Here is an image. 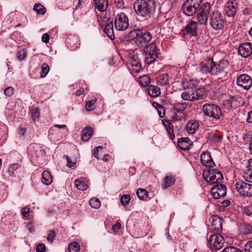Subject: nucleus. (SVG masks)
Returning <instances> with one entry per match:
<instances>
[{
  "mask_svg": "<svg viewBox=\"0 0 252 252\" xmlns=\"http://www.w3.org/2000/svg\"><path fill=\"white\" fill-rule=\"evenodd\" d=\"M237 84L245 90H249L252 86V77L247 74H241L237 77Z\"/></svg>",
  "mask_w": 252,
  "mask_h": 252,
  "instance_id": "12",
  "label": "nucleus"
},
{
  "mask_svg": "<svg viewBox=\"0 0 252 252\" xmlns=\"http://www.w3.org/2000/svg\"><path fill=\"white\" fill-rule=\"evenodd\" d=\"M222 252H242V251L238 248L230 246L224 248Z\"/></svg>",
  "mask_w": 252,
  "mask_h": 252,
  "instance_id": "48",
  "label": "nucleus"
},
{
  "mask_svg": "<svg viewBox=\"0 0 252 252\" xmlns=\"http://www.w3.org/2000/svg\"><path fill=\"white\" fill-rule=\"evenodd\" d=\"M27 55V52L25 50H21L17 52V58L20 61H21L25 60Z\"/></svg>",
  "mask_w": 252,
  "mask_h": 252,
  "instance_id": "46",
  "label": "nucleus"
},
{
  "mask_svg": "<svg viewBox=\"0 0 252 252\" xmlns=\"http://www.w3.org/2000/svg\"><path fill=\"white\" fill-rule=\"evenodd\" d=\"M228 62L226 60H221L216 64L213 58L204 60L199 65L198 72L202 75L207 76L208 74L218 75V83H220L225 78L228 74Z\"/></svg>",
  "mask_w": 252,
  "mask_h": 252,
  "instance_id": "1",
  "label": "nucleus"
},
{
  "mask_svg": "<svg viewBox=\"0 0 252 252\" xmlns=\"http://www.w3.org/2000/svg\"><path fill=\"white\" fill-rule=\"evenodd\" d=\"M94 9L100 12L105 11L108 7L107 0H94Z\"/></svg>",
  "mask_w": 252,
  "mask_h": 252,
  "instance_id": "21",
  "label": "nucleus"
},
{
  "mask_svg": "<svg viewBox=\"0 0 252 252\" xmlns=\"http://www.w3.org/2000/svg\"><path fill=\"white\" fill-rule=\"evenodd\" d=\"M130 199V197L129 194H124L121 198V202L122 204L124 206L127 205Z\"/></svg>",
  "mask_w": 252,
  "mask_h": 252,
  "instance_id": "47",
  "label": "nucleus"
},
{
  "mask_svg": "<svg viewBox=\"0 0 252 252\" xmlns=\"http://www.w3.org/2000/svg\"><path fill=\"white\" fill-rule=\"evenodd\" d=\"M199 126L198 123L195 121H190L186 125V129L188 133L193 134L196 132Z\"/></svg>",
  "mask_w": 252,
  "mask_h": 252,
  "instance_id": "30",
  "label": "nucleus"
},
{
  "mask_svg": "<svg viewBox=\"0 0 252 252\" xmlns=\"http://www.w3.org/2000/svg\"><path fill=\"white\" fill-rule=\"evenodd\" d=\"M203 94L201 89L197 90H184L181 94L183 99L186 101H195L203 98Z\"/></svg>",
  "mask_w": 252,
  "mask_h": 252,
  "instance_id": "9",
  "label": "nucleus"
},
{
  "mask_svg": "<svg viewBox=\"0 0 252 252\" xmlns=\"http://www.w3.org/2000/svg\"><path fill=\"white\" fill-rule=\"evenodd\" d=\"M200 6V3L198 0H187L182 5L183 12L188 16L194 15Z\"/></svg>",
  "mask_w": 252,
  "mask_h": 252,
  "instance_id": "8",
  "label": "nucleus"
},
{
  "mask_svg": "<svg viewBox=\"0 0 252 252\" xmlns=\"http://www.w3.org/2000/svg\"><path fill=\"white\" fill-rule=\"evenodd\" d=\"M245 252H252V241L247 242L244 246Z\"/></svg>",
  "mask_w": 252,
  "mask_h": 252,
  "instance_id": "58",
  "label": "nucleus"
},
{
  "mask_svg": "<svg viewBox=\"0 0 252 252\" xmlns=\"http://www.w3.org/2000/svg\"><path fill=\"white\" fill-rule=\"evenodd\" d=\"M186 107L185 104L179 103L175 104L174 109L176 111L180 112L184 110L186 108Z\"/></svg>",
  "mask_w": 252,
  "mask_h": 252,
  "instance_id": "52",
  "label": "nucleus"
},
{
  "mask_svg": "<svg viewBox=\"0 0 252 252\" xmlns=\"http://www.w3.org/2000/svg\"><path fill=\"white\" fill-rule=\"evenodd\" d=\"M224 239L220 234L211 235L208 240L207 246L212 252H216L223 246Z\"/></svg>",
  "mask_w": 252,
  "mask_h": 252,
  "instance_id": "6",
  "label": "nucleus"
},
{
  "mask_svg": "<svg viewBox=\"0 0 252 252\" xmlns=\"http://www.w3.org/2000/svg\"><path fill=\"white\" fill-rule=\"evenodd\" d=\"M166 129L171 139L173 140L175 138V135L173 132V126L171 122H166Z\"/></svg>",
  "mask_w": 252,
  "mask_h": 252,
  "instance_id": "40",
  "label": "nucleus"
},
{
  "mask_svg": "<svg viewBox=\"0 0 252 252\" xmlns=\"http://www.w3.org/2000/svg\"><path fill=\"white\" fill-rule=\"evenodd\" d=\"M177 144L180 149L185 151L189 149L192 143L189 138L183 137L178 140Z\"/></svg>",
  "mask_w": 252,
  "mask_h": 252,
  "instance_id": "20",
  "label": "nucleus"
},
{
  "mask_svg": "<svg viewBox=\"0 0 252 252\" xmlns=\"http://www.w3.org/2000/svg\"><path fill=\"white\" fill-rule=\"evenodd\" d=\"M238 5L235 0H229L225 5V14L227 16L230 23L234 21V17L237 10Z\"/></svg>",
  "mask_w": 252,
  "mask_h": 252,
  "instance_id": "10",
  "label": "nucleus"
},
{
  "mask_svg": "<svg viewBox=\"0 0 252 252\" xmlns=\"http://www.w3.org/2000/svg\"><path fill=\"white\" fill-rule=\"evenodd\" d=\"M66 158L67 162V166L72 169L75 168L76 167V160H71V158L67 156L66 157Z\"/></svg>",
  "mask_w": 252,
  "mask_h": 252,
  "instance_id": "49",
  "label": "nucleus"
},
{
  "mask_svg": "<svg viewBox=\"0 0 252 252\" xmlns=\"http://www.w3.org/2000/svg\"><path fill=\"white\" fill-rule=\"evenodd\" d=\"M244 213L247 216L252 215V204L247 206L244 208Z\"/></svg>",
  "mask_w": 252,
  "mask_h": 252,
  "instance_id": "56",
  "label": "nucleus"
},
{
  "mask_svg": "<svg viewBox=\"0 0 252 252\" xmlns=\"http://www.w3.org/2000/svg\"><path fill=\"white\" fill-rule=\"evenodd\" d=\"M245 140L250 142V145L252 144V132H248L244 137Z\"/></svg>",
  "mask_w": 252,
  "mask_h": 252,
  "instance_id": "60",
  "label": "nucleus"
},
{
  "mask_svg": "<svg viewBox=\"0 0 252 252\" xmlns=\"http://www.w3.org/2000/svg\"><path fill=\"white\" fill-rule=\"evenodd\" d=\"M211 193L215 199L223 197L226 194V187L224 185L218 184L212 188Z\"/></svg>",
  "mask_w": 252,
  "mask_h": 252,
  "instance_id": "14",
  "label": "nucleus"
},
{
  "mask_svg": "<svg viewBox=\"0 0 252 252\" xmlns=\"http://www.w3.org/2000/svg\"><path fill=\"white\" fill-rule=\"evenodd\" d=\"M90 206L94 209H98L100 206V201L97 198H92L89 201Z\"/></svg>",
  "mask_w": 252,
  "mask_h": 252,
  "instance_id": "43",
  "label": "nucleus"
},
{
  "mask_svg": "<svg viewBox=\"0 0 252 252\" xmlns=\"http://www.w3.org/2000/svg\"><path fill=\"white\" fill-rule=\"evenodd\" d=\"M4 94L7 96H10L14 94V89L12 87H8L4 91Z\"/></svg>",
  "mask_w": 252,
  "mask_h": 252,
  "instance_id": "59",
  "label": "nucleus"
},
{
  "mask_svg": "<svg viewBox=\"0 0 252 252\" xmlns=\"http://www.w3.org/2000/svg\"><path fill=\"white\" fill-rule=\"evenodd\" d=\"M234 102H236V99L234 98H231L223 101V105L226 109L230 110L233 108Z\"/></svg>",
  "mask_w": 252,
  "mask_h": 252,
  "instance_id": "41",
  "label": "nucleus"
},
{
  "mask_svg": "<svg viewBox=\"0 0 252 252\" xmlns=\"http://www.w3.org/2000/svg\"><path fill=\"white\" fill-rule=\"evenodd\" d=\"M157 4L154 0H136L133 8L136 15L146 20H152L155 16Z\"/></svg>",
  "mask_w": 252,
  "mask_h": 252,
  "instance_id": "2",
  "label": "nucleus"
},
{
  "mask_svg": "<svg viewBox=\"0 0 252 252\" xmlns=\"http://www.w3.org/2000/svg\"><path fill=\"white\" fill-rule=\"evenodd\" d=\"M245 178L247 181L252 183V169H250L249 172L247 173Z\"/></svg>",
  "mask_w": 252,
  "mask_h": 252,
  "instance_id": "64",
  "label": "nucleus"
},
{
  "mask_svg": "<svg viewBox=\"0 0 252 252\" xmlns=\"http://www.w3.org/2000/svg\"><path fill=\"white\" fill-rule=\"evenodd\" d=\"M247 186L248 187L244 192L243 196H252V184L248 183Z\"/></svg>",
  "mask_w": 252,
  "mask_h": 252,
  "instance_id": "50",
  "label": "nucleus"
},
{
  "mask_svg": "<svg viewBox=\"0 0 252 252\" xmlns=\"http://www.w3.org/2000/svg\"><path fill=\"white\" fill-rule=\"evenodd\" d=\"M69 252H79L80 246L78 243L73 242L68 247Z\"/></svg>",
  "mask_w": 252,
  "mask_h": 252,
  "instance_id": "39",
  "label": "nucleus"
},
{
  "mask_svg": "<svg viewBox=\"0 0 252 252\" xmlns=\"http://www.w3.org/2000/svg\"><path fill=\"white\" fill-rule=\"evenodd\" d=\"M49 232L47 239L50 243H52L55 237V233L53 230H49Z\"/></svg>",
  "mask_w": 252,
  "mask_h": 252,
  "instance_id": "55",
  "label": "nucleus"
},
{
  "mask_svg": "<svg viewBox=\"0 0 252 252\" xmlns=\"http://www.w3.org/2000/svg\"><path fill=\"white\" fill-rule=\"evenodd\" d=\"M152 34L149 32L143 33L140 36L138 39H136V44L137 46H141L143 44L147 43L150 42L152 39Z\"/></svg>",
  "mask_w": 252,
  "mask_h": 252,
  "instance_id": "17",
  "label": "nucleus"
},
{
  "mask_svg": "<svg viewBox=\"0 0 252 252\" xmlns=\"http://www.w3.org/2000/svg\"><path fill=\"white\" fill-rule=\"evenodd\" d=\"M93 130L91 127L86 126L82 131V140L83 141H87L92 136Z\"/></svg>",
  "mask_w": 252,
  "mask_h": 252,
  "instance_id": "25",
  "label": "nucleus"
},
{
  "mask_svg": "<svg viewBox=\"0 0 252 252\" xmlns=\"http://www.w3.org/2000/svg\"><path fill=\"white\" fill-rule=\"evenodd\" d=\"M239 54L243 58H248L252 54V44L250 42L241 43L238 48Z\"/></svg>",
  "mask_w": 252,
  "mask_h": 252,
  "instance_id": "13",
  "label": "nucleus"
},
{
  "mask_svg": "<svg viewBox=\"0 0 252 252\" xmlns=\"http://www.w3.org/2000/svg\"><path fill=\"white\" fill-rule=\"evenodd\" d=\"M196 17L198 22L201 25L206 24L208 19H209V16L208 15L202 14L199 12L197 14Z\"/></svg>",
  "mask_w": 252,
  "mask_h": 252,
  "instance_id": "37",
  "label": "nucleus"
},
{
  "mask_svg": "<svg viewBox=\"0 0 252 252\" xmlns=\"http://www.w3.org/2000/svg\"><path fill=\"white\" fill-rule=\"evenodd\" d=\"M209 22L211 28L216 31L222 30L226 23L223 14L218 10H215L210 13Z\"/></svg>",
  "mask_w": 252,
  "mask_h": 252,
  "instance_id": "3",
  "label": "nucleus"
},
{
  "mask_svg": "<svg viewBox=\"0 0 252 252\" xmlns=\"http://www.w3.org/2000/svg\"><path fill=\"white\" fill-rule=\"evenodd\" d=\"M222 138V136L220 134H215L212 137V140L214 142H220Z\"/></svg>",
  "mask_w": 252,
  "mask_h": 252,
  "instance_id": "62",
  "label": "nucleus"
},
{
  "mask_svg": "<svg viewBox=\"0 0 252 252\" xmlns=\"http://www.w3.org/2000/svg\"><path fill=\"white\" fill-rule=\"evenodd\" d=\"M171 77L167 73L160 75L157 78V83L160 85L165 86L169 84V81Z\"/></svg>",
  "mask_w": 252,
  "mask_h": 252,
  "instance_id": "23",
  "label": "nucleus"
},
{
  "mask_svg": "<svg viewBox=\"0 0 252 252\" xmlns=\"http://www.w3.org/2000/svg\"><path fill=\"white\" fill-rule=\"evenodd\" d=\"M41 71L40 73V77L41 78L45 77L50 70V67L48 64L46 63H43L41 65Z\"/></svg>",
  "mask_w": 252,
  "mask_h": 252,
  "instance_id": "42",
  "label": "nucleus"
},
{
  "mask_svg": "<svg viewBox=\"0 0 252 252\" xmlns=\"http://www.w3.org/2000/svg\"><path fill=\"white\" fill-rule=\"evenodd\" d=\"M33 10L37 13L38 15H44L46 12V9L45 7L41 4H35Z\"/></svg>",
  "mask_w": 252,
  "mask_h": 252,
  "instance_id": "35",
  "label": "nucleus"
},
{
  "mask_svg": "<svg viewBox=\"0 0 252 252\" xmlns=\"http://www.w3.org/2000/svg\"><path fill=\"white\" fill-rule=\"evenodd\" d=\"M141 34H142V30L140 29L134 30L129 32L126 38L129 40H134L136 44V39H138Z\"/></svg>",
  "mask_w": 252,
  "mask_h": 252,
  "instance_id": "24",
  "label": "nucleus"
},
{
  "mask_svg": "<svg viewBox=\"0 0 252 252\" xmlns=\"http://www.w3.org/2000/svg\"><path fill=\"white\" fill-rule=\"evenodd\" d=\"M136 58L133 57L131 61V66L133 71L136 73L139 72L141 69V65L140 62L137 60Z\"/></svg>",
  "mask_w": 252,
  "mask_h": 252,
  "instance_id": "31",
  "label": "nucleus"
},
{
  "mask_svg": "<svg viewBox=\"0 0 252 252\" xmlns=\"http://www.w3.org/2000/svg\"><path fill=\"white\" fill-rule=\"evenodd\" d=\"M139 83L141 86L147 87L150 83V78L147 75L140 76L139 78Z\"/></svg>",
  "mask_w": 252,
  "mask_h": 252,
  "instance_id": "38",
  "label": "nucleus"
},
{
  "mask_svg": "<svg viewBox=\"0 0 252 252\" xmlns=\"http://www.w3.org/2000/svg\"><path fill=\"white\" fill-rule=\"evenodd\" d=\"M158 105V114L160 118H163L164 116V107L161 105L158 104V103H156Z\"/></svg>",
  "mask_w": 252,
  "mask_h": 252,
  "instance_id": "53",
  "label": "nucleus"
},
{
  "mask_svg": "<svg viewBox=\"0 0 252 252\" xmlns=\"http://www.w3.org/2000/svg\"><path fill=\"white\" fill-rule=\"evenodd\" d=\"M247 184L248 183L240 180L236 182L235 184V189L239 192L240 195H243L244 192L245 191L246 189H247V187H248Z\"/></svg>",
  "mask_w": 252,
  "mask_h": 252,
  "instance_id": "26",
  "label": "nucleus"
},
{
  "mask_svg": "<svg viewBox=\"0 0 252 252\" xmlns=\"http://www.w3.org/2000/svg\"><path fill=\"white\" fill-rule=\"evenodd\" d=\"M175 182V178L170 175L167 176L163 179V184L161 185L162 188L163 189H166L170 186H172Z\"/></svg>",
  "mask_w": 252,
  "mask_h": 252,
  "instance_id": "28",
  "label": "nucleus"
},
{
  "mask_svg": "<svg viewBox=\"0 0 252 252\" xmlns=\"http://www.w3.org/2000/svg\"><path fill=\"white\" fill-rule=\"evenodd\" d=\"M198 82L196 80H185L182 82L184 90H197Z\"/></svg>",
  "mask_w": 252,
  "mask_h": 252,
  "instance_id": "18",
  "label": "nucleus"
},
{
  "mask_svg": "<svg viewBox=\"0 0 252 252\" xmlns=\"http://www.w3.org/2000/svg\"><path fill=\"white\" fill-rule=\"evenodd\" d=\"M201 162L203 165L206 166L213 167L215 164L212 158L210 152L207 151L203 152L201 155Z\"/></svg>",
  "mask_w": 252,
  "mask_h": 252,
  "instance_id": "16",
  "label": "nucleus"
},
{
  "mask_svg": "<svg viewBox=\"0 0 252 252\" xmlns=\"http://www.w3.org/2000/svg\"><path fill=\"white\" fill-rule=\"evenodd\" d=\"M148 93L152 97H156L160 94V89L159 87L154 85H149Z\"/></svg>",
  "mask_w": 252,
  "mask_h": 252,
  "instance_id": "27",
  "label": "nucleus"
},
{
  "mask_svg": "<svg viewBox=\"0 0 252 252\" xmlns=\"http://www.w3.org/2000/svg\"><path fill=\"white\" fill-rule=\"evenodd\" d=\"M78 41V38L71 35L68 36L65 39V42L71 48H73Z\"/></svg>",
  "mask_w": 252,
  "mask_h": 252,
  "instance_id": "33",
  "label": "nucleus"
},
{
  "mask_svg": "<svg viewBox=\"0 0 252 252\" xmlns=\"http://www.w3.org/2000/svg\"><path fill=\"white\" fill-rule=\"evenodd\" d=\"M211 9V5L209 2H205L202 4L199 9V12L206 15H209Z\"/></svg>",
  "mask_w": 252,
  "mask_h": 252,
  "instance_id": "32",
  "label": "nucleus"
},
{
  "mask_svg": "<svg viewBox=\"0 0 252 252\" xmlns=\"http://www.w3.org/2000/svg\"><path fill=\"white\" fill-rule=\"evenodd\" d=\"M202 112L205 116L216 120H219L222 116L220 108L217 105L212 103L204 104L202 106Z\"/></svg>",
  "mask_w": 252,
  "mask_h": 252,
  "instance_id": "5",
  "label": "nucleus"
},
{
  "mask_svg": "<svg viewBox=\"0 0 252 252\" xmlns=\"http://www.w3.org/2000/svg\"><path fill=\"white\" fill-rule=\"evenodd\" d=\"M114 4L117 8L123 9L125 8L124 2L123 0H115Z\"/></svg>",
  "mask_w": 252,
  "mask_h": 252,
  "instance_id": "54",
  "label": "nucleus"
},
{
  "mask_svg": "<svg viewBox=\"0 0 252 252\" xmlns=\"http://www.w3.org/2000/svg\"><path fill=\"white\" fill-rule=\"evenodd\" d=\"M121 227V224L119 222H117L112 226V230L115 233L118 232Z\"/></svg>",
  "mask_w": 252,
  "mask_h": 252,
  "instance_id": "63",
  "label": "nucleus"
},
{
  "mask_svg": "<svg viewBox=\"0 0 252 252\" xmlns=\"http://www.w3.org/2000/svg\"><path fill=\"white\" fill-rule=\"evenodd\" d=\"M136 194L140 200H146L148 198V192L145 189H138Z\"/></svg>",
  "mask_w": 252,
  "mask_h": 252,
  "instance_id": "34",
  "label": "nucleus"
},
{
  "mask_svg": "<svg viewBox=\"0 0 252 252\" xmlns=\"http://www.w3.org/2000/svg\"><path fill=\"white\" fill-rule=\"evenodd\" d=\"M104 32L111 39L115 38L113 30V24L112 21L109 22L105 26Z\"/></svg>",
  "mask_w": 252,
  "mask_h": 252,
  "instance_id": "22",
  "label": "nucleus"
},
{
  "mask_svg": "<svg viewBox=\"0 0 252 252\" xmlns=\"http://www.w3.org/2000/svg\"><path fill=\"white\" fill-rule=\"evenodd\" d=\"M52 179L51 174L49 171L45 170L42 173L41 181L44 184L50 185L52 182Z\"/></svg>",
  "mask_w": 252,
  "mask_h": 252,
  "instance_id": "29",
  "label": "nucleus"
},
{
  "mask_svg": "<svg viewBox=\"0 0 252 252\" xmlns=\"http://www.w3.org/2000/svg\"><path fill=\"white\" fill-rule=\"evenodd\" d=\"M74 184L76 188L79 190H85L88 188V186L84 181L76 179L74 182Z\"/></svg>",
  "mask_w": 252,
  "mask_h": 252,
  "instance_id": "36",
  "label": "nucleus"
},
{
  "mask_svg": "<svg viewBox=\"0 0 252 252\" xmlns=\"http://www.w3.org/2000/svg\"><path fill=\"white\" fill-rule=\"evenodd\" d=\"M212 229L216 231L222 230V219L218 216L212 217Z\"/></svg>",
  "mask_w": 252,
  "mask_h": 252,
  "instance_id": "19",
  "label": "nucleus"
},
{
  "mask_svg": "<svg viewBox=\"0 0 252 252\" xmlns=\"http://www.w3.org/2000/svg\"><path fill=\"white\" fill-rule=\"evenodd\" d=\"M244 233L246 234H249L252 233V226L249 224L244 225Z\"/></svg>",
  "mask_w": 252,
  "mask_h": 252,
  "instance_id": "57",
  "label": "nucleus"
},
{
  "mask_svg": "<svg viewBox=\"0 0 252 252\" xmlns=\"http://www.w3.org/2000/svg\"><path fill=\"white\" fill-rule=\"evenodd\" d=\"M32 119L33 121L38 120L40 117V110L38 108L32 110L31 111Z\"/></svg>",
  "mask_w": 252,
  "mask_h": 252,
  "instance_id": "45",
  "label": "nucleus"
},
{
  "mask_svg": "<svg viewBox=\"0 0 252 252\" xmlns=\"http://www.w3.org/2000/svg\"><path fill=\"white\" fill-rule=\"evenodd\" d=\"M115 15L114 25L117 31H125L129 26V20L126 14L124 12H114Z\"/></svg>",
  "mask_w": 252,
  "mask_h": 252,
  "instance_id": "7",
  "label": "nucleus"
},
{
  "mask_svg": "<svg viewBox=\"0 0 252 252\" xmlns=\"http://www.w3.org/2000/svg\"><path fill=\"white\" fill-rule=\"evenodd\" d=\"M36 252H44L45 251V246L43 244H39L36 249Z\"/></svg>",
  "mask_w": 252,
  "mask_h": 252,
  "instance_id": "61",
  "label": "nucleus"
},
{
  "mask_svg": "<svg viewBox=\"0 0 252 252\" xmlns=\"http://www.w3.org/2000/svg\"><path fill=\"white\" fill-rule=\"evenodd\" d=\"M158 51L154 42L146 45L143 50L145 63L150 64L154 63L158 57Z\"/></svg>",
  "mask_w": 252,
  "mask_h": 252,
  "instance_id": "4",
  "label": "nucleus"
},
{
  "mask_svg": "<svg viewBox=\"0 0 252 252\" xmlns=\"http://www.w3.org/2000/svg\"><path fill=\"white\" fill-rule=\"evenodd\" d=\"M23 218L25 219H27L30 215V209L28 207L23 208L21 210Z\"/></svg>",
  "mask_w": 252,
  "mask_h": 252,
  "instance_id": "51",
  "label": "nucleus"
},
{
  "mask_svg": "<svg viewBox=\"0 0 252 252\" xmlns=\"http://www.w3.org/2000/svg\"><path fill=\"white\" fill-rule=\"evenodd\" d=\"M96 101V99H92L88 101L86 103V109L87 111H92L94 109V105Z\"/></svg>",
  "mask_w": 252,
  "mask_h": 252,
  "instance_id": "44",
  "label": "nucleus"
},
{
  "mask_svg": "<svg viewBox=\"0 0 252 252\" xmlns=\"http://www.w3.org/2000/svg\"><path fill=\"white\" fill-rule=\"evenodd\" d=\"M182 32L184 35L189 34L191 36H196L198 33L197 23L191 21L185 26Z\"/></svg>",
  "mask_w": 252,
  "mask_h": 252,
  "instance_id": "15",
  "label": "nucleus"
},
{
  "mask_svg": "<svg viewBox=\"0 0 252 252\" xmlns=\"http://www.w3.org/2000/svg\"><path fill=\"white\" fill-rule=\"evenodd\" d=\"M208 173V175L206 177L204 175L203 176L206 181L210 184H219L223 178L222 173L218 170L215 169H210Z\"/></svg>",
  "mask_w": 252,
  "mask_h": 252,
  "instance_id": "11",
  "label": "nucleus"
}]
</instances>
